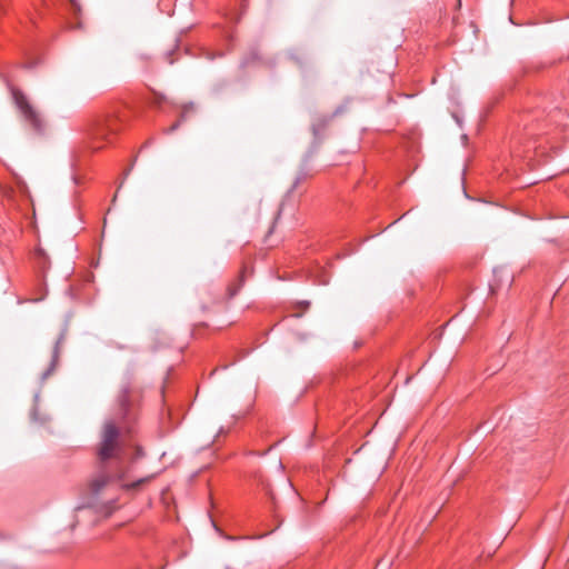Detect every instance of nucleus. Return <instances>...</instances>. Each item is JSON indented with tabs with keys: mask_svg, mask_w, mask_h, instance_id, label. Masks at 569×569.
<instances>
[{
	"mask_svg": "<svg viewBox=\"0 0 569 569\" xmlns=\"http://www.w3.org/2000/svg\"><path fill=\"white\" fill-rule=\"evenodd\" d=\"M291 58L298 61V58L295 54H291Z\"/></svg>",
	"mask_w": 569,
	"mask_h": 569,
	"instance_id": "9",
	"label": "nucleus"
},
{
	"mask_svg": "<svg viewBox=\"0 0 569 569\" xmlns=\"http://www.w3.org/2000/svg\"><path fill=\"white\" fill-rule=\"evenodd\" d=\"M132 451L134 452H131V449L127 447L126 440L120 435V429L116 426L114 421H106L98 448L100 469L90 481L88 488L89 507L97 508L99 511L104 512L106 516H109L114 509V500H109L101 507L94 501L104 489H108L113 482H119L122 488L133 489L147 480L146 478H140L131 483L127 482L133 455L134 457L141 455V449L138 447L132 448Z\"/></svg>",
	"mask_w": 569,
	"mask_h": 569,
	"instance_id": "1",
	"label": "nucleus"
},
{
	"mask_svg": "<svg viewBox=\"0 0 569 569\" xmlns=\"http://www.w3.org/2000/svg\"><path fill=\"white\" fill-rule=\"evenodd\" d=\"M58 353H59V350H58V345H57L54 347L51 365H50L49 369L46 372H43V375H42L43 380L47 379L51 375V372L54 370V368L57 366V361H58Z\"/></svg>",
	"mask_w": 569,
	"mask_h": 569,
	"instance_id": "5",
	"label": "nucleus"
},
{
	"mask_svg": "<svg viewBox=\"0 0 569 569\" xmlns=\"http://www.w3.org/2000/svg\"><path fill=\"white\" fill-rule=\"evenodd\" d=\"M193 109V103L184 104L182 108L181 120L184 119L189 110Z\"/></svg>",
	"mask_w": 569,
	"mask_h": 569,
	"instance_id": "6",
	"label": "nucleus"
},
{
	"mask_svg": "<svg viewBox=\"0 0 569 569\" xmlns=\"http://www.w3.org/2000/svg\"><path fill=\"white\" fill-rule=\"evenodd\" d=\"M180 123H181V120L174 122L170 128H168L166 130L167 133H171V132L176 131L179 128Z\"/></svg>",
	"mask_w": 569,
	"mask_h": 569,
	"instance_id": "7",
	"label": "nucleus"
},
{
	"mask_svg": "<svg viewBox=\"0 0 569 569\" xmlns=\"http://www.w3.org/2000/svg\"><path fill=\"white\" fill-rule=\"evenodd\" d=\"M12 98L14 103L24 120L37 131L42 132L44 129V121L41 114L30 104L27 97L18 89L11 88Z\"/></svg>",
	"mask_w": 569,
	"mask_h": 569,
	"instance_id": "2",
	"label": "nucleus"
},
{
	"mask_svg": "<svg viewBox=\"0 0 569 569\" xmlns=\"http://www.w3.org/2000/svg\"><path fill=\"white\" fill-rule=\"evenodd\" d=\"M119 417L126 420L129 417L130 403H129V391L127 388L122 389L118 396Z\"/></svg>",
	"mask_w": 569,
	"mask_h": 569,
	"instance_id": "3",
	"label": "nucleus"
},
{
	"mask_svg": "<svg viewBox=\"0 0 569 569\" xmlns=\"http://www.w3.org/2000/svg\"><path fill=\"white\" fill-rule=\"evenodd\" d=\"M112 131H113V128L110 123V120L109 119H100L97 122L96 128L93 129L92 136L97 139L98 138L104 139Z\"/></svg>",
	"mask_w": 569,
	"mask_h": 569,
	"instance_id": "4",
	"label": "nucleus"
},
{
	"mask_svg": "<svg viewBox=\"0 0 569 569\" xmlns=\"http://www.w3.org/2000/svg\"><path fill=\"white\" fill-rule=\"evenodd\" d=\"M279 468H280V469H282V468H283V465H282V462H281V461L279 462Z\"/></svg>",
	"mask_w": 569,
	"mask_h": 569,
	"instance_id": "10",
	"label": "nucleus"
},
{
	"mask_svg": "<svg viewBox=\"0 0 569 569\" xmlns=\"http://www.w3.org/2000/svg\"><path fill=\"white\" fill-rule=\"evenodd\" d=\"M239 289H232L231 292H230V296L233 297L237 292H238Z\"/></svg>",
	"mask_w": 569,
	"mask_h": 569,
	"instance_id": "8",
	"label": "nucleus"
}]
</instances>
